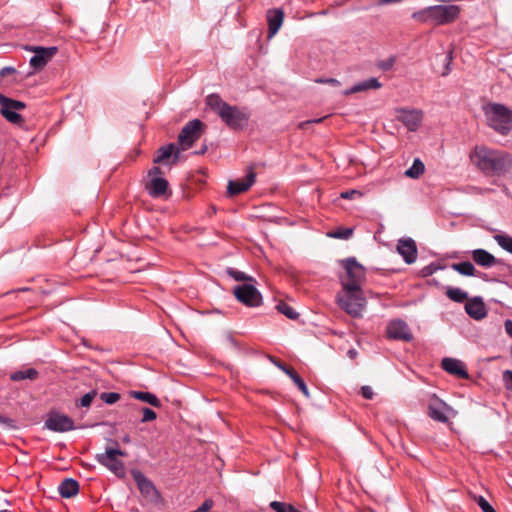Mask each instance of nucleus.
Masks as SVG:
<instances>
[{
  "instance_id": "obj_20",
  "label": "nucleus",
  "mask_w": 512,
  "mask_h": 512,
  "mask_svg": "<svg viewBox=\"0 0 512 512\" xmlns=\"http://www.w3.org/2000/svg\"><path fill=\"white\" fill-rule=\"evenodd\" d=\"M465 310L467 314L475 320H481L487 315L485 304L480 297H475L467 301Z\"/></svg>"
},
{
  "instance_id": "obj_45",
  "label": "nucleus",
  "mask_w": 512,
  "mask_h": 512,
  "mask_svg": "<svg viewBox=\"0 0 512 512\" xmlns=\"http://www.w3.org/2000/svg\"><path fill=\"white\" fill-rule=\"evenodd\" d=\"M361 393L366 399H372L374 396V392L370 386H362Z\"/></svg>"
},
{
  "instance_id": "obj_44",
  "label": "nucleus",
  "mask_w": 512,
  "mask_h": 512,
  "mask_svg": "<svg viewBox=\"0 0 512 512\" xmlns=\"http://www.w3.org/2000/svg\"><path fill=\"white\" fill-rule=\"evenodd\" d=\"M355 195L362 196V193L358 190H348L344 191L340 194V197L343 199H352Z\"/></svg>"
},
{
  "instance_id": "obj_36",
  "label": "nucleus",
  "mask_w": 512,
  "mask_h": 512,
  "mask_svg": "<svg viewBox=\"0 0 512 512\" xmlns=\"http://www.w3.org/2000/svg\"><path fill=\"white\" fill-rule=\"evenodd\" d=\"M353 233V230L351 228H343L339 229L333 233H330L329 236L337 239H349Z\"/></svg>"
},
{
  "instance_id": "obj_56",
  "label": "nucleus",
  "mask_w": 512,
  "mask_h": 512,
  "mask_svg": "<svg viewBox=\"0 0 512 512\" xmlns=\"http://www.w3.org/2000/svg\"><path fill=\"white\" fill-rule=\"evenodd\" d=\"M0 512H11L9 510H0Z\"/></svg>"
},
{
  "instance_id": "obj_43",
  "label": "nucleus",
  "mask_w": 512,
  "mask_h": 512,
  "mask_svg": "<svg viewBox=\"0 0 512 512\" xmlns=\"http://www.w3.org/2000/svg\"><path fill=\"white\" fill-rule=\"evenodd\" d=\"M213 501L211 499L205 500L199 507L196 509L197 512H207L213 507Z\"/></svg>"
},
{
  "instance_id": "obj_32",
  "label": "nucleus",
  "mask_w": 512,
  "mask_h": 512,
  "mask_svg": "<svg viewBox=\"0 0 512 512\" xmlns=\"http://www.w3.org/2000/svg\"><path fill=\"white\" fill-rule=\"evenodd\" d=\"M494 240L505 251L512 254V237L506 234L494 235Z\"/></svg>"
},
{
  "instance_id": "obj_7",
  "label": "nucleus",
  "mask_w": 512,
  "mask_h": 512,
  "mask_svg": "<svg viewBox=\"0 0 512 512\" xmlns=\"http://www.w3.org/2000/svg\"><path fill=\"white\" fill-rule=\"evenodd\" d=\"M345 268V276L340 277L342 288H361L365 281V269L355 258H348L342 261Z\"/></svg>"
},
{
  "instance_id": "obj_34",
  "label": "nucleus",
  "mask_w": 512,
  "mask_h": 512,
  "mask_svg": "<svg viewBox=\"0 0 512 512\" xmlns=\"http://www.w3.org/2000/svg\"><path fill=\"white\" fill-rule=\"evenodd\" d=\"M100 398L106 404L112 405L120 399V394L116 392H103Z\"/></svg>"
},
{
  "instance_id": "obj_29",
  "label": "nucleus",
  "mask_w": 512,
  "mask_h": 512,
  "mask_svg": "<svg viewBox=\"0 0 512 512\" xmlns=\"http://www.w3.org/2000/svg\"><path fill=\"white\" fill-rule=\"evenodd\" d=\"M424 169L423 162L420 159H415L412 166L405 171V176L417 179L423 174Z\"/></svg>"
},
{
  "instance_id": "obj_31",
  "label": "nucleus",
  "mask_w": 512,
  "mask_h": 512,
  "mask_svg": "<svg viewBox=\"0 0 512 512\" xmlns=\"http://www.w3.org/2000/svg\"><path fill=\"white\" fill-rule=\"evenodd\" d=\"M446 295L452 301L461 303L468 298V294L460 288L449 287L446 290Z\"/></svg>"
},
{
  "instance_id": "obj_52",
  "label": "nucleus",
  "mask_w": 512,
  "mask_h": 512,
  "mask_svg": "<svg viewBox=\"0 0 512 512\" xmlns=\"http://www.w3.org/2000/svg\"><path fill=\"white\" fill-rule=\"evenodd\" d=\"M274 364H275V365H276L280 370H282L283 372H284V369H286V368H287L284 364H282V363H281V362H279V361H274Z\"/></svg>"
},
{
  "instance_id": "obj_28",
  "label": "nucleus",
  "mask_w": 512,
  "mask_h": 512,
  "mask_svg": "<svg viewBox=\"0 0 512 512\" xmlns=\"http://www.w3.org/2000/svg\"><path fill=\"white\" fill-rule=\"evenodd\" d=\"M452 269L457 271L459 274L464 276H474L475 275V267L471 262L465 261L460 263L452 264Z\"/></svg>"
},
{
  "instance_id": "obj_51",
  "label": "nucleus",
  "mask_w": 512,
  "mask_h": 512,
  "mask_svg": "<svg viewBox=\"0 0 512 512\" xmlns=\"http://www.w3.org/2000/svg\"><path fill=\"white\" fill-rule=\"evenodd\" d=\"M284 373L286 375H288L291 379H292L293 375H297V373L293 369L288 368V367L286 369H284Z\"/></svg>"
},
{
  "instance_id": "obj_48",
  "label": "nucleus",
  "mask_w": 512,
  "mask_h": 512,
  "mask_svg": "<svg viewBox=\"0 0 512 512\" xmlns=\"http://www.w3.org/2000/svg\"><path fill=\"white\" fill-rule=\"evenodd\" d=\"M504 327H505V331L506 333L509 335V337L512 338V320H506L504 322Z\"/></svg>"
},
{
  "instance_id": "obj_47",
  "label": "nucleus",
  "mask_w": 512,
  "mask_h": 512,
  "mask_svg": "<svg viewBox=\"0 0 512 512\" xmlns=\"http://www.w3.org/2000/svg\"><path fill=\"white\" fill-rule=\"evenodd\" d=\"M394 64V59L390 58L380 63V68L383 70H389Z\"/></svg>"
},
{
  "instance_id": "obj_3",
  "label": "nucleus",
  "mask_w": 512,
  "mask_h": 512,
  "mask_svg": "<svg viewBox=\"0 0 512 512\" xmlns=\"http://www.w3.org/2000/svg\"><path fill=\"white\" fill-rule=\"evenodd\" d=\"M459 14L460 7L457 5H435L414 12L412 19L419 23L439 26L454 22Z\"/></svg>"
},
{
  "instance_id": "obj_54",
  "label": "nucleus",
  "mask_w": 512,
  "mask_h": 512,
  "mask_svg": "<svg viewBox=\"0 0 512 512\" xmlns=\"http://www.w3.org/2000/svg\"><path fill=\"white\" fill-rule=\"evenodd\" d=\"M348 354L351 358H353L357 353L355 350H349Z\"/></svg>"
},
{
  "instance_id": "obj_49",
  "label": "nucleus",
  "mask_w": 512,
  "mask_h": 512,
  "mask_svg": "<svg viewBox=\"0 0 512 512\" xmlns=\"http://www.w3.org/2000/svg\"><path fill=\"white\" fill-rule=\"evenodd\" d=\"M402 0H379L378 1V4L379 5H387V4H394V3H399L401 2Z\"/></svg>"
},
{
  "instance_id": "obj_50",
  "label": "nucleus",
  "mask_w": 512,
  "mask_h": 512,
  "mask_svg": "<svg viewBox=\"0 0 512 512\" xmlns=\"http://www.w3.org/2000/svg\"><path fill=\"white\" fill-rule=\"evenodd\" d=\"M324 118H318V119H313V120H309V121H306V122H302L300 124V127L303 128L305 127V125L307 124H310V123H320Z\"/></svg>"
},
{
  "instance_id": "obj_12",
  "label": "nucleus",
  "mask_w": 512,
  "mask_h": 512,
  "mask_svg": "<svg viewBox=\"0 0 512 512\" xmlns=\"http://www.w3.org/2000/svg\"><path fill=\"white\" fill-rule=\"evenodd\" d=\"M456 411L437 397H433L428 405V415L435 421L446 423L456 416Z\"/></svg>"
},
{
  "instance_id": "obj_14",
  "label": "nucleus",
  "mask_w": 512,
  "mask_h": 512,
  "mask_svg": "<svg viewBox=\"0 0 512 512\" xmlns=\"http://www.w3.org/2000/svg\"><path fill=\"white\" fill-rule=\"evenodd\" d=\"M30 51L34 52V56L30 59V66L34 70H41L53 58L57 52L56 47H30Z\"/></svg>"
},
{
  "instance_id": "obj_10",
  "label": "nucleus",
  "mask_w": 512,
  "mask_h": 512,
  "mask_svg": "<svg viewBox=\"0 0 512 512\" xmlns=\"http://www.w3.org/2000/svg\"><path fill=\"white\" fill-rule=\"evenodd\" d=\"M233 293L236 299L246 306L257 307L261 304L262 297L260 292L250 283L235 286Z\"/></svg>"
},
{
  "instance_id": "obj_38",
  "label": "nucleus",
  "mask_w": 512,
  "mask_h": 512,
  "mask_svg": "<svg viewBox=\"0 0 512 512\" xmlns=\"http://www.w3.org/2000/svg\"><path fill=\"white\" fill-rule=\"evenodd\" d=\"M97 392L95 390H92L85 395H83L77 405L81 407H89L93 401V399L96 397Z\"/></svg>"
},
{
  "instance_id": "obj_24",
  "label": "nucleus",
  "mask_w": 512,
  "mask_h": 512,
  "mask_svg": "<svg viewBox=\"0 0 512 512\" xmlns=\"http://www.w3.org/2000/svg\"><path fill=\"white\" fill-rule=\"evenodd\" d=\"M58 491L62 497L70 498L78 493L79 484L76 480L67 478L60 483Z\"/></svg>"
},
{
  "instance_id": "obj_41",
  "label": "nucleus",
  "mask_w": 512,
  "mask_h": 512,
  "mask_svg": "<svg viewBox=\"0 0 512 512\" xmlns=\"http://www.w3.org/2000/svg\"><path fill=\"white\" fill-rule=\"evenodd\" d=\"M143 417L141 419V422H150L156 419L157 415L156 413L150 409V408H143Z\"/></svg>"
},
{
  "instance_id": "obj_2",
  "label": "nucleus",
  "mask_w": 512,
  "mask_h": 512,
  "mask_svg": "<svg viewBox=\"0 0 512 512\" xmlns=\"http://www.w3.org/2000/svg\"><path fill=\"white\" fill-rule=\"evenodd\" d=\"M206 105L232 129H243L248 123L249 113L245 109L226 103L217 94L208 95Z\"/></svg>"
},
{
  "instance_id": "obj_40",
  "label": "nucleus",
  "mask_w": 512,
  "mask_h": 512,
  "mask_svg": "<svg viewBox=\"0 0 512 512\" xmlns=\"http://www.w3.org/2000/svg\"><path fill=\"white\" fill-rule=\"evenodd\" d=\"M270 507L275 512H288V508L290 507V504H286L284 502H279V501H273L270 503Z\"/></svg>"
},
{
  "instance_id": "obj_18",
  "label": "nucleus",
  "mask_w": 512,
  "mask_h": 512,
  "mask_svg": "<svg viewBox=\"0 0 512 512\" xmlns=\"http://www.w3.org/2000/svg\"><path fill=\"white\" fill-rule=\"evenodd\" d=\"M397 252L407 264L414 263L417 259L416 243L411 238L400 239L397 244Z\"/></svg>"
},
{
  "instance_id": "obj_55",
  "label": "nucleus",
  "mask_w": 512,
  "mask_h": 512,
  "mask_svg": "<svg viewBox=\"0 0 512 512\" xmlns=\"http://www.w3.org/2000/svg\"><path fill=\"white\" fill-rule=\"evenodd\" d=\"M124 441H125V442H129V438H128V437H125V438H124Z\"/></svg>"
},
{
  "instance_id": "obj_42",
  "label": "nucleus",
  "mask_w": 512,
  "mask_h": 512,
  "mask_svg": "<svg viewBox=\"0 0 512 512\" xmlns=\"http://www.w3.org/2000/svg\"><path fill=\"white\" fill-rule=\"evenodd\" d=\"M316 83L329 84L332 86H339L340 82L335 78H318L315 80Z\"/></svg>"
},
{
  "instance_id": "obj_1",
  "label": "nucleus",
  "mask_w": 512,
  "mask_h": 512,
  "mask_svg": "<svg viewBox=\"0 0 512 512\" xmlns=\"http://www.w3.org/2000/svg\"><path fill=\"white\" fill-rule=\"evenodd\" d=\"M470 159L480 171L490 176L505 174L512 166L508 153L487 146H476L470 153Z\"/></svg>"
},
{
  "instance_id": "obj_9",
  "label": "nucleus",
  "mask_w": 512,
  "mask_h": 512,
  "mask_svg": "<svg viewBox=\"0 0 512 512\" xmlns=\"http://www.w3.org/2000/svg\"><path fill=\"white\" fill-rule=\"evenodd\" d=\"M0 113L10 123L20 124L23 119L19 114V111L25 109L26 105L24 102L10 99L0 94Z\"/></svg>"
},
{
  "instance_id": "obj_46",
  "label": "nucleus",
  "mask_w": 512,
  "mask_h": 512,
  "mask_svg": "<svg viewBox=\"0 0 512 512\" xmlns=\"http://www.w3.org/2000/svg\"><path fill=\"white\" fill-rule=\"evenodd\" d=\"M229 274L237 281H242L246 279L245 274L240 271L229 270Z\"/></svg>"
},
{
  "instance_id": "obj_35",
  "label": "nucleus",
  "mask_w": 512,
  "mask_h": 512,
  "mask_svg": "<svg viewBox=\"0 0 512 512\" xmlns=\"http://www.w3.org/2000/svg\"><path fill=\"white\" fill-rule=\"evenodd\" d=\"M474 500L481 508L482 512H496L491 504L483 496H474Z\"/></svg>"
},
{
  "instance_id": "obj_23",
  "label": "nucleus",
  "mask_w": 512,
  "mask_h": 512,
  "mask_svg": "<svg viewBox=\"0 0 512 512\" xmlns=\"http://www.w3.org/2000/svg\"><path fill=\"white\" fill-rule=\"evenodd\" d=\"M179 149L174 144L162 146L157 151V156L154 158V163H163L174 155L172 163H176L179 157Z\"/></svg>"
},
{
  "instance_id": "obj_13",
  "label": "nucleus",
  "mask_w": 512,
  "mask_h": 512,
  "mask_svg": "<svg viewBox=\"0 0 512 512\" xmlns=\"http://www.w3.org/2000/svg\"><path fill=\"white\" fill-rule=\"evenodd\" d=\"M45 427L54 432H67L74 429V422L65 414L51 412L45 421Z\"/></svg>"
},
{
  "instance_id": "obj_19",
  "label": "nucleus",
  "mask_w": 512,
  "mask_h": 512,
  "mask_svg": "<svg viewBox=\"0 0 512 512\" xmlns=\"http://www.w3.org/2000/svg\"><path fill=\"white\" fill-rule=\"evenodd\" d=\"M284 13L281 9H271L267 12L268 38H273L283 24Z\"/></svg>"
},
{
  "instance_id": "obj_11",
  "label": "nucleus",
  "mask_w": 512,
  "mask_h": 512,
  "mask_svg": "<svg viewBox=\"0 0 512 512\" xmlns=\"http://www.w3.org/2000/svg\"><path fill=\"white\" fill-rule=\"evenodd\" d=\"M202 122L198 119L189 121L181 130L178 142L182 150L190 148L201 136Z\"/></svg>"
},
{
  "instance_id": "obj_15",
  "label": "nucleus",
  "mask_w": 512,
  "mask_h": 512,
  "mask_svg": "<svg viewBox=\"0 0 512 512\" xmlns=\"http://www.w3.org/2000/svg\"><path fill=\"white\" fill-rule=\"evenodd\" d=\"M388 338L393 340L411 341L413 335L406 322L400 319L392 320L386 328Z\"/></svg>"
},
{
  "instance_id": "obj_27",
  "label": "nucleus",
  "mask_w": 512,
  "mask_h": 512,
  "mask_svg": "<svg viewBox=\"0 0 512 512\" xmlns=\"http://www.w3.org/2000/svg\"><path fill=\"white\" fill-rule=\"evenodd\" d=\"M134 479L143 493L149 494L152 490H154V486L141 472H135Z\"/></svg>"
},
{
  "instance_id": "obj_39",
  "label": "nucleus",
  "mask_w": 512,
  "mask_h": 512,
  "mask_svg": "<svg viewBox=\"0 0 512 512\" xmlns=\"http://www.w3.org/2000/svg\"><path fill=\"white\" fill-rule=\"evenodd\" d=\"M502 379L505 388L508 391L512 392V371L511 370H505L502 374Z\"/></svg>"
},
{
  "instance_id": "obj_4",
  "label": "nucleus",
  "mask_w": 512,
  "mask_h": 512,
  "mask_svg": "<svg viewBox=\"0 0 512 512\" xmlns=\"http://www.w3.org/2000/svg\"><path fill=\"white\" fill-rule=\"evenodd\" d=\"M336 300L340 308L354 318L362 316L367 304L361 288H342Z\"/></svg>"
},
{
  "instance_id": "obj_33",
  "label": "nucleus",
  "mask_w": 512,
  "mask_h": 512,
  "mask_svg": "<svg viewBox=\"0 0 512 512\" xmlns=\"http://www.w3.org/2000/svg\"><path fill=\"white\" fill-rule=\"evenodd\" d=\"M277 309L280 313H282L289 319H296L298 317V313L291 306L284 302L278 303Z\"/></svg>"
},
{
  "instance_id": "obj_30",
  "label": "nucleus",
  "mask_w": 512,
  "mask_h": 512,
  "mask_svg": "<svg viewBox=\"0 0 512 512\" xmlns=\"http://www.w3.org/2000/svg\"><path fill=\"white\" fill-rule=\"evenodd\" d=\"M37 376H38L37 370H35L33 368H29L24 371H16V372L12 373L10 375V379L13 381H21L24 379L33 380V379L37 378Z\"/></svg>"
},
{
  "instance_id": "obj_5",
  "label": "nucleus",
  "mask_w": 512,
  "mask_h": 512,
  "mask_svg": "<svg viewBox=\"0 0 512 512\" xmlns=\"http://www.w3.org/2000/svg\"><path fill=\"white\" fill-rule=\"evenodd\" d=\"M485 116L490 127L495 131L506 134L512 126L511 111L502 104H489L485 107Z\"/></svg>"
},
{
  "instance_id": "obj_25",
  "label": "nucleus",
  "mask_w": 512,
  "mask_h": 512,
  "mask_svg": "<svg viewBox=\"0 0 512 512\" xmlns=\"http://www.w3.org/2000/svg\"><path fill=\"white\" fill-rule=\"evenodd\" d=\"M381 87V83L376 78H369L362 82H359L352 86L350 89L344 91V95H349L352 93H357L361 91H366L369 89H379Z\"/></svg>"
},
{
  "instance_id": "obj_6",
  "label": "nucleus",
  "mask_w": 512,
  "mask_h": 512,
  "mask_svg": "<svg viewBox=\"0 0 512 512\" xmlns=\"http://www.w3.org/2000/svg\"><path fill=\"white\" fill-rule=\"evenodd\" d=\"M125 455L126 453L120 449L107 447L103 453H98L95 459L114 475L123 478L126 474V469L120 458Z\"/></svg>"
},
{
  "instance_id": "obj_37",
  "label": "nucleus",
  "mask_w": 512,
  "mask_h": 512,
  "mask_svg": "<svg viewBox=\"0 0 512 512\" xmlns=\"http://www.w3.org/2000/svg\"><path fill=\"white\" fill-rule=\"evenodd\" d=\"M292 381L294 382V384L299 388V390L306 396V397H309L310 396V393H309V390L307 388V385L305 384V382L303 381V379L297 374V375H293L292 376Z\"/></svg>"
},
{
  "instance_id": "obj_8",
  "label": "nucleus",
  "mask_w": 512,
  "mask_h": 512,
  "mask_svg": "<svg viewBox=\"0 0 512 512\" xmlns=\"http://www.w3.org/2000/svg\"><path fill=\"white\" fill-rule=\"evenodd\" d=\"M161 174L162 172L159 167H153L148 172L149 180L147 181L145 188L148 194L154 198H166L171 195L169 183Z\"/></svg>"
},
{
  "instance_id": "obj_16",
  "label": "nucleus",
  "mask_w": 512,
  "mask_h": 512,
  "mask_svg": "<svg viewBox=\"0 0 512 512\" xmlns=\"http://www.w3.org/2000/svg\"><path fill=\"white\" fill-rule=\"evenodd\" d=\"M396 118L402 122L409 131H416L423 119L422 111L418 109H398Z\"/></svg>"
},
{
  "instance_id": "obj_53",
  "label": "nucleus",
  "mask_w": 512,
  "mask_h": 512,
  "mask_svg": "<svg viewBox=\"0 0 512 512\" xmlns=\"http://www.w3.org/2000/svg\"><path fill=\"white\" fill-rule=\"evenodd\" d=\"M10 71H13L12 68H9V67H5L1 70V74L2 75H5L6 73H9Z\"/></svg>"
},
{
  "instance_id": "obj_26",
  "label": "nucleus",
  "mask_w": 512,
  "mask_h": 512,
  "mask_svg": "<svg viewBox=\"0 0 512 512\" xmlns=\"http://www.w3.org/2000/svg\"><path fill=\"white\" fill-rule=\"evenodd\" d=\"M130 396L137 400L146 402L154 407L160 406V400L152 393L141 392V391H131Z\"/></svg>"
},
{
  "instance_id": "obj_17",
  "label": "nucleus",
  "mask_w": 512,
  "mask_h": 512,
  "mask_svg": "<svg viewBox=\"0 0 512 512\" xmlns=\"http://www.w3.org/2000/svg\"><path fill=\"white\" fill-rule=\"evenodd\" d=\"M256 173L250 169L243 179L231 180L228 182L227 193L235 196L246 192L255 183Z\"/></svg>"
},
{
  "instance_id": "obj_22",
  "label": "nucleus",
  "mask_w": 512,
  "mask_h": 512,
  "mask_svg": "<svg viewBox=\"0 0 512 512\" xmlns=\"http://www.w3.org/2000/svg\"><path fill=\"white\" fill-rule=\"evenodd\" d=\"M471 254L473 261L481 267L490 268L498 263L495 256L485 249H475Z\"/></svg>"
},
{
  "instance_id": "obj_21",
  "label": "nucleus",
  "mask_w": 512,
  "mask_h": 512,
  "mask_svg": "<svg viewBox=\"0 0 512 512\" xmlns=\"http://www.w3.org/2000/svg\"><path fill=\"white\" fill-rule=\"evenodd\" d=\"M442 368L452 375H456L464 379L468 378V373L465 369V365L460 360L454 358H444L442 360Z\"/></svg>"
}]
</instances>
